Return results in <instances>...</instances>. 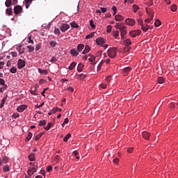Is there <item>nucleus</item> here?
Segmentation results:
<instances>
[{
  "instance_id": "1",
  "label": "nucleus",
  "mask_w": 178,
  "mask_h": 178,
  "mask_svg": "<svg viewBox=\"0 0 178 178\" xmlns=\"http://www.w3.org/2000/svg\"><path fill=\"white\" fill-rule=\"evenodd\" d=\"M115 29L120 30L122 40H124V35L127 34V27L123 25V24L117 23Z\"/></svg>"
},
{
  "instance_id": "2",
  "label": "nucleus",
  "mask_w": 178,
  "mask_h": 178,
  "mask_svg": "<svg viewBox=\"0 0 178 178\" xmlns=\"http://www.w3.org/2000/svg\"><path fill=\"white\" fill-rule=\"evenodd\" d=\"M117 53L118 51L115 47H111L107 51L108 56L112 59H113V58H116Z\"/></svg>"
},
{
  "instance_id": "3",
  "label": "nucleus",
  "mask_w": 178,
  "mask_h": 178,
  "mask_svg": "<svg viewBox=\"0 0 178 178\" xmlns=\"http://www.w3.org/2000/svg\"><path fill=\"white\" fill-rule=\"evenodd\" d=\"M59 29H60V31H62V33H65V32L67 31V30H69V29H70V25H69L67 24H61L59 26Z\"/></svg>"
},
{
  "instance_id": "4",
  "label": "nucleus",
  "mask_w": 178,
  "mask_h": 178,
  "mask_svg": "<svg viewBox=\"0 0 178 178\" xmlns=\"http://www.w3.org/2000/svg\"><path fill=\"white\" fill-rule=\"evenodd\" d=\"M38 169V167H32V168H29L27 171L28 176H29V177H31V176H33V175H34L35 173L37 172Z\"/></svg>"
},
{
  "instance_id": "5",
  "label": "nucleus",
  "mask_w": 178,
  "mask_h": 178,
  "mask_svg": "<svg viewBox=\"0 0 178 178\" xmlns=\"http://www.w3.org/2000/svg\"><path fill=\"white\" fill-rule=\"evenodd\" d=\"M141 34V30L131 31L129 32V35L134 38Z\"/></svg>"
},
{
  "instance_id": "6",
  "label": "nucleus",
  "mask_w": 178,
  "mask_h": 178,
  "mask_svg": "<svg viewBox=\"0 0 178 178\" xmlns=\"http://www.w3.org/2000/svg\"><path fill=\"white\" fill-rule=\"evenodd\" d=\"M23 12V8L21 6H15L14 7V13L15 15H19Z\"/></svg>"
},
{
  "instance_id": "7",
  "label": "nucleus",
  "mask_w": 178,
  "mask_h": 178,
  "mask_svg": "<svg viewBox=\"0 0 178 178\" xmlns=\"http://www.w3.org/2000/svg\"><path fill=\"white\" fill-rule=\"evenodd\" d=\"M18 69H23L26 66V60L23 59H19L17 61Z\"/></svg>"
},
{
  "instance_id": "8",
  "label": "nucleus",
  "mask_w": 178,
  "mask_h": 178,
  "mask_svg": "<svg viewBox=\"0 0 178 178\" xmlns=\"http://www.w3.org/2000/svg\"><path fill=\"white\" fill-rule=\"evenodd\" d=\"M125 24L133 26L136 24V21L131 18H128L125 20Z\"/></svg>"
},
{
  "instance_id": "9",
  "label": "nucleus",
  "mask_w": 178,
  "mask_h": 178,
  "mask_svg": "<svg viewBox=\"0 0 178 178\" xmlns=\"http://www.w3.org/2000/svg\"><path fill=\"white\" fill-rule=\"evenodd\" d=\"M142 136L145 140H149L151 137V134L147 131H145L142 133Z\"/></svg>"
},
{
  "instance_id": "10",
  "label": "nucleus",
  "mask_w": 178,
  "mask_h": 178,
  "mask_svg": "<svg viewBox=\"0 0 178 178\" xmlns=\"http://www.w3.org/2000/svg\"><path fill=\"white\" fill-rule=\"evenodd\" d=\"M96 43L97 45H104L105 44V40L102 38H97L96 39Z\"/></svg>"
},
{
  "instance_id": "11",
  "label": "nucleus",
  "mask_w": 178,
  "mask_h": 178,
  "mask_svg": "<svg viewBox=\"0 0 178 178\" xmlns=\"http://www.w3.org/2000/svg\"><path fill=\"white\" fill-rule=\"evenodd\" d=\"M90 58H88L89 62H91L92 65H95L97 62H95V56L91 54H89Z\"/></svg>"
},
{
  "instance_id": "12",
  "label": "nucleus",
  "mask_w": 178,
  "mask_h": 178,
  "mask_svg": "<svg viewBox=\"0 0 178 178\" xmlns=\"http://www.w3.org/2000/svg\"><path fill=\"white\" fill-rule=\"evenodd\" d=\"M26 108H27V106L21 105L17 108V112H19V113H21V112H23L24 111V109H26Z\"/></svg>"
},
{
  "instance_id": "13",
  "label": "nucleus",
  "mask_w": 178,
  "mask_h": 178,
  "mask_svg": "<svg viewBox=\"0 0 178 178\" xmlns=\"http://www.w3.org/2000/svg\"><path fill=\"white\" fill-rule=\"evenodd\" d=\"M165 81V79L163 76H159L157 78V83L159 84H164Z\"/></svg>"
},
{
  "instance_id": "14",
  "label": "nucleus",
  "mask_w": 178,
  "mask_h": 178,
  "mask_svg": "<svg viewBox=\"0 0 178 178\" xmlns=\"http://www.w3.org/2000/svg\"><path fill=\"white\" fill-rule=\"evenodd\" d=\"M115 19L116 22H123V20H124V17L120 15H115Z\"/></svg>"
},
{
  "instance_id": "15",
  "label": "nucleus",
  "mask_w": 178,
  "mask_h": 178,
  "mask_svg": "<svg viewBox=\"0 0 178 178\" xmlns=\"http://www.w3.org/2000/svg\"><path fill=\"white\" fill-rule=\"evenodd\" d=\"M91 51V47H90L88 45H86L85 47L84 50L82 51L83 55H86V54H88Z\"/></svg>"
},
{
  "instance_id": "16",
  "label": "nucleus",
  "mask_w": 178,
  "mask_h": 178,
  "mask_svg": "<svg viewBox=\"0 0 178 178\" xmlns=\"http://www.w3.org/2000/svg\"><path fill=\"white\" fill-rule=\"evenodd\" d=\"M131 67H127L123 69L124 76H127V74H129V72H131Z\"/></svg>"
},
{
  "instance_id": "17",
  "label": "nucleus",
  "mask_w": 178,
  "mask_h": 178,
  "mask_svg": "<svg viewBox=\"0 0 178 178\" xmlns=\"http://www.w3.org/2000/svg\"><path fill=\"white\" fill-rule=\"evenodd\" d=\"M28 158L31 162H33V161H35V155L34 154V153H31Z\"/></svg>"
},
{
  "instance_id": "18",
  "label": "nucleus",
  "mask_w": 178,
  "mask_h": 178,
  "mask_svg": "<svg viewBox=\"0 0 178 178\" xmlns=\"http://www.w3.org/2000/svg\"><path fill=\"white\" fill-rule=\"evenodd\" d=\"M70 54L72 55V56H77V55H79V52H77V50L75 49H71Z\"/></svg>"
},
{
  "instance_id": "19",
  "label": "nucleus",
  "mask_w": 178,
  "mask_h": 178,
  "mask_svg": "<svg viewBox=\"0 0 178 178\" xmlns=\"http://www.w3.org/2000/svg\"><path fill=\"white\" fill-rule=\"evenodd\" d=\"M141 30L145 32L148 31V30H149V26H148L147 24L142 25Z\"/></svg>"
},
{
  "instance_id": "20",
  "label": "nucleus",
  "mask_w": 178,
  "mask_h": 178,
  "mask_svg": "<svg viewBox=\"0 0 178 178\" xmlns=\"http://www.w3.org/2000/svg\"><path fill=\"white\" fill-rule=\"evenodd\" d=\"M38 70L39 73H40V74H48V70H42L41 68H38Z\"/></svg>"
},
{
  "instance_id": "21",
  "label": "nucleus",
  "mask_w": 178,
  "mask_h": 178,
  "mask_svg": "<svg viewBox=\"0 0 178 178\" xmlns=\"http://www.w3.org/2000/svg\"><path fill=\"white\" fill-rule=\"evenodd\" d=\"M83 67H84V65H83L82 63H79L77 67V72H79V73L83 72Z\"/></svg>"
},
{
  "instance_id": "22",
  "label": "nucleus",
  "mask_w": 178,
  "mask_h": 178,
  "mask_svg": "<svg viewBox=\"0 0 178 178\" xmlns=\"http://www.w3.org/2000/svg\"><path fill=\"white\" fill-rule=\"evenodd\" d=\"M84 49V44H80L77 46V51L78 52H81Z\"/></svg>"
},
{
  "instance_id": "23",
  "label": "nucleus",
  "mask_w": 178,
  "mask_h": 178,
  "mask_svg": "<svg viewBox=\"0 0 178 178\" xmlns=\"http://www.w3.org/2000/svg\"><path fill=\"white\" fill-rule=\"evenodd\" d=\"M76 65H77L76 62H72L68 67L69 70H73L76 67Z\"/></svg>"
},
{
  "instance_id": "24",
  "label": "nucleus",
  "mask_w": 178,
  "mask_h": 178,
  "mask_svg": "<svg viewBox=\"0 0 178 178\" xmlns=\"http://www.w3.org/2000/svg\"><path fill=\"white\" fill-rule=\"evenodd\" d=\"M54 34H55V35H57L58 37H59L60 35V31L59 30V28L54 29Z\"/></svg>"
},
{
  "instance_id": "25",
  "label": "nucleus",
  "mask_w": 178,
  "mask_h": 178,
  "mask_svg": "<svg viewBox=\"0 0 178 178\" xmlns=\"http://www.w3.org/2000/svg\"><path fill=\"white\" fill-rule=\"evenodd\" d=\"M1 161H2V163H8V162H9V157L4 156H3V159Z\"/></svg>"
},
{
  "instance_id": "26",
  "label": "nucleus",
  "mask_w": 178,
  "mask_h": 178,
  "mask_svg": "<svg viewBox=\"0 0 178 178\" xmlns=\"http://www.w3.org/2000/svg\"><path fill=\"white\" fill-rule=\"evenodd\" d=\"M5 6L6 8H9V6H12V0H6L5 2Z\"/></svg>"
},
{
  "instance_id": "27",
  "label": "nucleus",
  "mask_w": 178,
  "mask_h": 178,
  "mask_svg": "<svg viewBox=\"0 0 178 178\" xmlns=\"http://www.w3.org/2000/svg\"><path fill=\"white\" fill-rule=\"evenodd\" d=\"M95 35V32H92L90 34L86 36V40H90V38H92Z\"/></svg>"
},
{
  "instance_id": "28",
  "label": "nucleus",
  "mask_w": 178,
  "mask_h": 178,
  "mask_svg": "<svg viewBox=\"0 0 178 178\" xmlns=\"http://www.w3.org/2000/svg\"><path fill=\"white\" fill-rule=\"evenodd\" d=\"M70 137H72V134H67L63 138V141L64 143H67V140H69V138H70Z\"/></svg>"
},
{
  "instance_id": "29",
  "label": "nucleus",
  "mask_w": 178,
  "mask_h": 178,
  "mask_svg": "<svg viewBox=\"0 0 178 178\" xmlns=\"http://www.w3.org/2000/svg\"><path fill=\"white\" fill-rule=\"evenodd\" d=\"M31 137H33V134L31 132H29L28 136L26 138V141H30L31 140Z\"/></svg>"
},
{
  "instance_id": "30",
  "label": "nucleus",
  "mask_w": 178,
  "mask_h": 178,
  "mask_svg": "<svg viewBox=\"0 0 178 178\" xmlns=\"http://www.w3.org/2000/svg\"><path fill=\"white\" fill-rule=\"evenodd\" d=\"M133 9H134V13H137V11L140 9V7H138V6H137V4H134Z\"/></svg>"
},
{
  "instance_id": "31",
  "label": "nucleus",
  "mask_w": 178,
  "mask_h": 178,
  "mask_svg": "<svg viewBox=\"0 0 178 178\" xmlns=\"http://www.w3.org/2000/svg\"><path fill=\"white\" fill-rule=\"evenodd\" d=\"M17 51H19V55H22V54H24V48H22V46H19V47H17Z\"/></svg>"
},
{
  "instance_id": "32",
  "label": "nucleus",
  "mask_w": 178,
  "mask_h": 178,
  "mask_svg": "<svg viewBox=\"0 0 178 178\" xmlns=\"http://www.w3.org/2000/svg\"><path fill=\"white\" fill-rule=\"evenodd\" d=\"M52 126H54V124L51 122H49L47 124V126L44 127V130H47V131L49 130V129H51V127H52Z\"/></svg>"
},
{
  "instance_id": "33",
  "label": "nucleus",
  "mask_w": 178,
  "mask_h": 178,
  "mask_svg": "<svg viewBox=\"0 0 178 178\" xmlns=\"http://www.w3.org/2000/svg\"><path fill=\"white\" fill-rule=\"evenodd\" d=\"M113 36L114 37V38H118V37H119V31H113Z\"/></svg>"
},
{
  "instance_id": "34",
  "label": "nucleus",
  "mask_w": 178,
  "mask_h": 178,
  "mask_svg": "<svg viewBox=\"0 0 178 178\" xmlns=\"http://www.w3.org/2000/svg\"><path fill=\"white\" fill-rule=\"evenodd\" d=\"M6 13H7V15H8V16H11V15L13 13L12 8H7L6 10Z\"/></svg>"
},
{
  "instance_id": "35",
  "label": "nucleus",
  "mask_w": 178,
  "mask_h": 178,
  "mask_svg": "<svg viewBox=\"0 0 178 178\" xmlns=\"http://www.w3.org/2000/svg\"><path fill=\"white\" fill-rule=\"evenodd\" d=\"M49 44H50V47L51 48H55L56 47L57 42H56V41L53 40V41L50 42Z\"/></svg>"
},
{
  "instance_id": "36",
  "label": "nucleus",
  "mask_w": 178,
  "mask_h": 178,
  "mask_svg": "<svg viewBox=\"0 0 178 178\" xmlns=\"http://www.w3.org/2000/svg\"><path fill=\"white\" fill-rule=\"evenodd\" d=\"M78 79H79V80H84V79H86V74H79Z\"/></svg>"
},
{
  "instance_id": "37",
  "label": "nucleus",
  "mask_w": 178,
  "mask_h": 178,
  "mask_svg": "<svg viewBox=\"0 0 178 178\" xmlns=\"http://www.w3.org/2000/svg\"><path fill=\"white\" fill-rule=\"evenodd\" d=\"M45 124H47V120H40L39 122L38 126L42 127V126H45Z\"/></svg>"
},
{
  "instance_id": "38",
  "label": "nucleus",
  "mask_w": 178,
  "mask_h": 178,
  "mask_svg": "<svg viewBox=\"0 0 178 178\" xmlns=\"http://www.w3.org/2000/svg\"><path fill=\"white\" fill-rule=\"evenodd\" d=\"M124 44L129 47V45H131V40H130V39H126L124 42Z\"/></svg>"
},
{
  "instance_id": "39",
  "label": "nucleus",
  "mask_w": 178,
  "mask_h": 178,
  "mask_svg": "<svg viewBox=\"0 0 178 178\" xmlns=\"http://www.w3.org/2000/svg\"><path fill=\"white\" fill-rule=\"evenodd\" d=\"M154 26H156V27H159L161 26V20L159 19H156L155 22H154Z\"/></svg>"
},
{
  "instance_id": "40",
  "label": "nucleus",
  "mask_w": 178,
  "mask_h": 178,
  "mask_svg": "<svg viewBox=\"0 0 178 178\" xmlns=\"http://www.w3.org/2000/svg\"><path fill=\"white\" fill-rule=\"evenodd\" d=\"M71 27H72V29H79V25L76 24L75 22H73L71 23Z\"/></svg>"
},
{
  "instance_id": "41",
  "label": "nucleus",
  "mask_w": 178,
  "mask_h": 178,
  "mask_svg": "<svg viewBox=\"0 0 178 178\" xmlns=\"http://www.w3.org/2000/svg\"><path fill=\"white\" fill-rule=\"evenodd\" d=\"M10 73L15 74L17 72V69L15 67H12L10 70Z\"/></svg>"
},
{
  "instance_id": "42",
  "label": "nucleus",
  "mask_w": 178,
  "mask_h": 178,
  "mask_svg": "<svg viewBox=\"0 0 178 178\" xmlns=\"http://www.w3.org/2000/svg\"><path fill=\"white\" fill-rule=\"evenodd\" d=\"M27 48L29 49V52H34V47L29 45L27 46Z\"/></svg>"
},
{
  "instance_id": "43",
  "label": "nucleus",
  "mask_w": 178,
  "mask_h": 178,
  "mask_svg": "<svg viewBox=\"0 0 178 178\" xmlns=\"http://www.w3.org/2000/svg\"><path fill=\"white\" fill-rule=\"evenodd\" d=\"M43 134H44L43 133H41V134H38V135L35 136V141H38V139H39L40 137H42Z\"/></svg>"
},
{
  "instance_id": "44",
  "label": "nucleus",
  "mask_w": 178,
  "mask_h": 178,
  "mask_svg": "<svg viewBox=\"0 0 178 178\" xmlns=\"http://www.w3.org/2000/svg\"><path fill=\"white\" fill-rule=\"evenodd\" d=\"M102 63H106V64H108V63H109L110 62H111V59H109V58H107V59H103V60H102Z\"/></svg>"
},
{
  "instance_id": "45",
  "label": "nucleus",
  "mask_w": 178,
  "mask_h": 178,
  "mask_svg": "<svg viewBox=\"0 0 178 178\" xmlns=\"http://www.w3.org/2000/svg\"><path fill=\"white\" fill-rule=\"evenodd\" d=\"M3 172H9V165H6L3 168Z\"/></svg>"
},
{
  "instance_id": "46",
  "label": "nucleus",
  "mask_w": 178,
  "mask_h": 178,
  "mask_svg": "<svg viewBox=\"0 0 178 178\" xmlns=\"http://www.w3.org/2000/svg\"><path fill=\"white\" fill-rule=\"evenodd\" d=\"M29 165L31 166H33V168H38V163H37L36 162L29 163Z\"/></svg>"
},
{
  "instance_id": "47",
  "label": "nucleus",
  "mask_w": 178,
  "mask_h": 178,
  "mask_svg": "<svg viewBox=\"0 0 178 178\" xmlns=\"http://www.w3.org/2000/svg\"><path fill=\"white\" fill-rule=\"evenodd\" d=\"M57 61H58V58L55 56H53L51 58V59L50 60V62H51V63H54L57 62Z\"/></svg>"
},
{
  "instance_id": "48",
  "label": "nucleus",
  "mask_w": 178,
  "mask_h": 178,
  "mask_svg": "<svg viewBox=\"0 0 178 178\" xmlns=\"http://www.w3.org/2000/svg\"><path fill=\"white\" fill-rule=\"evenodd\" d=\"M26 41H27V42H29V44L34 43V41L31 39V36L29 37Z\"/></svg>"
},
{
  "instance_id": "49",
  "label": "nucleus",
  "mask_w": 178,
  "mask_h": 178,
  "mask_svg": "<svg viewBox=\"0 0 178 178\" xmlns=\"http://www.w3.org/2000/svg\"><path fill=\"white\" fill-rule=\"evenodd\" d=\"M106 31H107V33H111V31H112V26H111V25L107 26Z\"/></svg>"
},
{
  "instance_id": "50",
  "label": "nucleus",
  "mask_w": 178,
  "mask_h": 178,
  "mask_svg": "<svg viewBox=\"0 0 178 178\" xmlns=\"http://www.w3.org/2000/svg\"><path fill=\"white\" fill-rule=\"evenodd\" d=\"M90 26L91 29H95V24H94V21H92V20L90 21Z\"/></svg>"
},
{
  "instance_id": "51",
  "label": "nucleus",
  "mask_w": 178,
  "mask_h": 178,
  "mask_svg": "<svg viewBox=\"0 0 178 178\" xmlns=\"http://www.w3.org/2000/svg\"><path fill=\"white\" fill-rule=\"evenodd\" d=\"M130 49H131V47H130L129 46H127L124 48V52H129Z\"/></svg>"
},
{
  "instance_id": "52",
  "label": "nucleus",
  "mask_w": 178,
  "mask_h": 178,
  "mask_svg": "<svg viewBox=\"0 0 178 178\" xmlns=\"http://www.w3.org/2000/svg\"><path fill=\"white\" fill-rule=\"evenodd\" d=\"M108 85L105 84V83H102L99 85V88H102V90H105V88H106Z\"/></svg>"
},
{
  "instance_id": "53",
  "label": "nucleus",
  "mask_w": 178,
  "mask_h": 178,
  "mask_svg": "<svg viewBox=\"0 0 178 178\" xmlns=\"http://www.w3.org/2000/svg\"><path fill=\"white\" fill-rule=\"evenodd\" d=\"M30 92L32 94V95H38V93H37V90L35 89L34 90H31Z\"/></svg>"
},
{
  "instance_id": "54",
  "label": "nucleus",
  "mask_w": 178,
  "mask_h": 178,
  "mask_svg": "<svg viewBox=\"0 0 178 178\" xmlns=\"http://www.w3.org/2000/svg\"><path fill=\"white\" fill-rule=\"evenodd\" d=\"M171 10H172V12H176V10H177V6H176V5L172 6L171 7Z\"/></svg>"
},
{
  "instance_id": "55",
  "label": "nucleus",
  "mask_w": 178,
  "mask_h": 178,
  "mask_svg": "<svg viewBox=\"0 0 178 178\" xmlns=\"http://www.w3.org/2000/svg\"><path fill=\"white\" fill-rule=\"evenodd\" d=\"M102 65H104V64L101 61L100 63L97 66V72H99V70H101V68L102 67Z\"/></svg>"
},
{
  "instance_id": "56",
  "label": "nucleus",
  "mask_w": 178,
  "mask_h": 178,
  "mask_svg": "<svg viewBox=\"0 0 178 178\" xmlns=\"http://www.w3.org/2000/svg\"><path fill=\"white\" fill-rule=\"evenodd\" d=\"M112 10H113L114 13H113V16H115V15H116V12L118 10V8H116V6H113L112 7Z\"/></svg>"
},
{
  "instance_id": "57",
  "label": "nucleus",
  "mask_w": 178,
  "mask_h": 178,
  "mask_svg": "<svg viewBox=\"0 0 178 178\" xmlns=\"http://www.w3.org/2000/svg\"><path fill=\"white\" fill-rule=\"evenodd\" d=\"M137 22H138V24L140 26H141V27H142L143 26H144V24H143L144 22H143V19H138Z\"/></svg>"
},
{
  "instance_id": "58",
  "label": "nucleus",
  "mask_w": 178,
  "mask_h": 178,
  "mask_svg": "<svg viewBox=\"0 0 178 178\" xmlns=\"http://www.w3.org/2000/svg\"><path fill=\"white\" fill-rule=\"evenodd\" d=\"M41 49V44H37L35 46V51H40Z\"/></svg>"
},
{
  "instance_id": "59",
  "label": "nucleus",
  "mask_w": 178,
  "mask_h": 178,
  "mask_svg": "<svg viewBox=\"0 0 178 178\" xmlns=\"http://www.w3.org/2000/svg\"><path fill=\"white\" fill-rule=\"evenodd\" d=\"M58 111H59V108L56 107L51 110V112H53V113H56V112H58Z\"/></svg>"
},
{
  "instance_id": "60",
  "label": "nucleus",
  "mask_w": 178,
  "mask_h": 178,
  "mask_svg": "<svg viewBox=\"0 0 178 178\" xmlns=\"http://www.w3.org/2000/svg\"><path fill=\"white\" fill-rule=\"evenodd\" d=\"M47 83V80L45 79H40L39 84H45Z\"/></svg>"
},
{
  "instance_id": "61",
  "label": "nucleus",
  "mask_w": 178,
  "mask_h": 178,
  "mask_svg": "<svg viewBox=\"0 0 178 178\" xmlns=\"http://www.w3.org/2000/svg\"><path fill=\"white\" fill-rule=\"evenodd\" d=\"M133 151H134V148H133V147H129L127 149V152L129 154H131V152H133Z\"/></svg>"
},
{
  "instance_id": "62",
  "label": "nucleus",
  "mask_w": 178,
  "mask_h": 178,
  "mask_svg": "<svg viewBox=\"0 0 178 178\" xmlns=\"http://www.w3.org/2000/svg\"><path fill=\"white\" fill-rule=\"evenodd\" d=\"M3 66H5V62L0 61V70L3 69Z\"/></svg>"
},
{
  "instance_id": "63",
  "label": "nucleus",
  "mask_w": 178,
  "mask_h": 178,
  "mask_svg": "<svg viewBox=\"0 0 178 178\" xmlns=\"http://www.w3.org/2000/svg\"><path fill=\"white\" fill-rule=\"evenodd\" d=\"M102 13H105V12H106L108 10V8H100Z\"/></svg>"
},
{
  "instance_id": "64",
  "label": "nucleus",
  "mask_w": 178,
  "mask_h": 178,
  "mask_svg": "<svg viewBox=\"0 0 178 178\" xmlns=\"http://www.w3.org/2000/svg\"><path fill=\"white\" fill-rule=\"evenodd\" d=\"M51 170H52V166L48 165L47 167V172H51Z\"/></svg>"
}]
</instances>
